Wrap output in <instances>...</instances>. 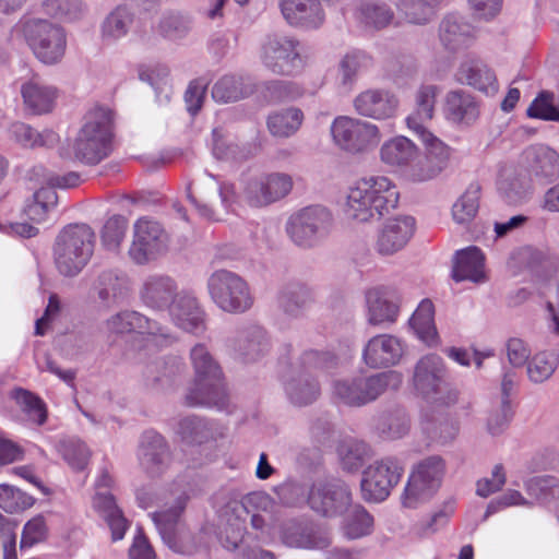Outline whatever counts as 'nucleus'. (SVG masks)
<instances>
[{
    "label": "nucleus",
    "instance_id": "f257e3e1",
    "mask_svg": "<svg viewBox=\"0 0 559 559\" xmlns=\"http://www.w3.org/2000/svg\"><path fill=\"white\" fill-rule=\"evenodd\" d=\"M190 361L194 370V382L186 394L189 406L226 408L228 397L223 382V371L207 346L194 344L190 349Z\"/></svg>",
    "mask_w": 559,
    "mask_h": 559
},
{
    "label": "nucleus",
    "instance_id": "f03ea898",
    "mask_svg": "<svg viewBox=\"0 0 559 559\" xmlns=\"http://www.w3.org/2000/svg\"><path fill=\"white\" fill-rule=\"evenodd\" d=\"M400 193L386 177L362 179L347 194L346 215L357 222L380 219L395 209Z\"/></svg>",
    "mask_w": 559,
    "mask_h": 559
},
{
    "label": "nucleus",
    "instance_id": "7ed1b4c3",
    "mask_svg": "<svg viewBox=\"0 0 559 559\" xmlns=\"http://www.w3.org/2000/svg\"><path fill=\"white\" fill-rule=\"evenodd\" d=\"M95 233L87 224H69L56 237L53 261L58 272L74 277L82 272L94 252Z\"/></svg>",
    "mask_w": 559,
    "mask_h": 559
},
{
    "label": "nucleus",
    "instance_id": "20e7f679",
    "mask_svg": "<svg viewBox=\"0 0 559 559\" xmlns=\"http://www.w3.org/2000/svg\"><path fill=\"white\" fill-rule=\"evenodd\" d=\"M112 116L107 108L96 107L84 117L73 152L75 159L85 165H97L111 152Z\"/></svg>",
    "mask_w": 559,
    "mask_h": 559
},
{
    "label": "nucleus",
    "instance_id": "39448f33",
    "mask_svg": "<svg viewBox=\"0 0 559 559\" xmlns=\"http://www.w3.org/2000/svg\"><path fill=\"white\" fill-rule=\"evenodd\" d=\"M13 32L23 37L35 58L44 64H57L66 55L67 34L59 24L43 19H26L21 20Z\"/></svg>",
    "mask_w": 559,
    "mask_h": 559
},
{
    "label": "nucleus",
    "instance_id": "423d86ee",
    "mask_svg": "<svg viewBox=\"0 0 559 559\" xmlns=\"http://www.w3.org/2000/svg\"><path fill=\"white\" fill-rule=\"evenodd\" d=\"M413 386L426 402L448 407L457 402L459 393L448 382V371L443 359L436 354L423 356L415 365Z\"/></svg>",
    "mask_w": 559,
    "mask_h": 559
},
{
    "label": "nucleus",
    "instance_id": "0eeeda50",
    "mask_svg": "<svg viewBox=\"0 0 559 559\" xmlns=\"http://www.w3.org/2000/svg\"><path fill=\"white\" fill-rule=\"evenodd\" d=\"M447 471L445 461L440 455L420 460L409 474L402 495V503L409 509L429 501L441 487Z\"/></svg>",
    "mask_w": 559,
    "mask_h": 559
},
{
    "label": "nucleus",
    "instance_id": "6e6552de",
    "mask_svg": "<svg viewBox=\"0 0 559 559\" xmlns=\"http://www.w3.org/2000/svg\"><path fill=\"white\" fill-rule=\"evenodd\" d=\"M207 290L215 305L228 313H243L253 305L248 283L228 270L213 272L207 280Z\"/></svg>",
    "mask_w": 559,
    "mask_h": 559
},
{
    "label": "nucleus",
    "instance_id": "1a4fd4ad",
    "mask_svg": "<svg viewBox=\"0 0 559 559\" xmlns=\"http://www.w3.org/2000/svg\"><path fill=\"white\" fill-rule=\"evenodd\" d=\"M333 222V215L326 207L311 205L301 209L288 218L286 231L297 246L311 248L330 235Z\"/></svg>",
    "mask_w": 559,
    "mask_h": 559
},
{
    "label": "nucleus",
    "instance_id": "9d476101",
    "mask_svg": "<svg viewBox=\"0 0 559 559\" xmlns=\"http://www.w3.org/2000/svg\"><path fill=\"white\" fill-rule=\"evenodd\" d=\"M261 60L272 73L284 76L295 75L306 66L301 43L284 35L267 37L262 45Z\"/></svg>",
    "mask_w": 559,
    "mask_h": 559
},
{
    "label": "nucleus",
    "instance_id": "9b49d317",
    "mask_svg": "<svg viewBox=\"0 0 559 559\" xmlns=\"http://www.w3.org/2000/svg\"><path fill=\"white\" fill-rule=\"evenodd\" d=\"M404 472L401 461L394 456H386L369 465L362 474L360 481L361 495L368 502L385 500L392 488L396 486Z\"/></svg>",
    "mask_w": 559,
    "mask_h": 559
},
{
    "label": "nucleus",
    "instance_id": "f8f14e48",
    "mask_svg": "<svg viewBox=\"0 0 559 559\" xmlns=\"http://www.w3.org/2000/svg\"><path fill=\"white\" fill-rule=\"evenodd\" d=\"M187 501L188 496L180 495L170 508L151 514L164 544L180 555L189 554L192 549L191 534L180 522Z\"/></svg>",
    "mask_w": 559,
    "mask_h": 559
},
{
    "label": "nucleus",
    "instance_id": "ddd939ff",
    "mask_svg": "<svg viewBox=\"0 0 559 559\" xmlns=\"http://www.w3.org/2000/svg\"><path fill=\"white\" fill-rule=\"evenodd\" d=\"M331 133L335 143L350 153L373 148L381 141L380 131L376 124L346 116L337 117L333 121Z\"/></svg>",
    "mask_w": 559,
    "mask_h": 559
},
{
    "label": "nucleus",
    "instance_id": "4468645a",
    "mask_svg": "<svg viewBox=\"0 0 559 559\" xmlns=\"http://www.w3.org/2000/svg\"><path fill=\"white\" fill-rule=\"evenodd\" d=\"M173 459L170 445L164 436L153 429L145 430L141 435L138 462L146 477L162 478L170 468Z\"/></svg>",
    "mask_w": 559,
    "mask_h": 559
},
{
    "label": "nucleus",
    "instance_id": "2eb2a0df",
    "mask_svg": "<svg viewBox=\"0 0 559 559\" xmlns=\"http://www.w3.org/2000/svg\"><path fill=\"white\" fill-rule=\"evenodd\" d=\"M167 234L159 223L140 218L134 224L133 240L129 248V257L139 265L146 264L165 252L167 250Z\"/></svg>",
    "mask_w": 559,
    "mask_h": 559
},
{
    "label": "nucleus",
    "instance_id": "dca6fc26",
    "mask_svg": "<svg viewBox=\"0 0 559 559\" xmlns=\"http://www.w3.org/2000/svg\"><path fill=\"white\" fill-rule=\"evenodd\" d=\"M352 491L341 479L314 485L308 496L310 508L326 518L343 515L352 506Z\"/></svg>",
    "mask_w": 559,
    "mask_h": 559
},
{
    "label": "nucleus",
    "instance_id": "f3484780",
    "mask_svg": "<svg viewBox=\"0 0 559 559\" xmlns=\"http://www.w3.org/2000/svg\"><path fill=\"white\" fill-rule=\"evenodd\" d=\"M521 164L533 183L547 186L559 179V153L547 144L526 146L521 155Z\"/></svg>",
    "mask_w": 559,
    "mask_h": 559
},
{
    "label": "nucleus",
    "instance_id": "a211bd4d",
    "mask_svg": "<svg viewBox=\"0 0 559 559\" xmlns=\"http://www.w3.org/2000/svg\"><path fill=\"white\" fill-rule=\"evenodd\" d=\"M425 145V156L409 170L413 182H425L437 178L449 165L451 148L430 131L416 133Z\"/></svg>",
    "mask_w": 559,
    "mask_h": 559
},
{
    "label": "nucleus",
    "instance_id": "6ab92c4d",
    "mask_svg": "<svg viewBox=\"0 0 559 559\" xmlns=\"http://www.w3.org/2000/svg\"><path fill=\"white\" fill-rule=\"evenodd\" d=\"M293 186V178L286 173L264 174L248 181L243 197L249 205L262 207L284 199Z\"/></svg>",
    "mask_w": 559,
    "mask_h": 559
},
{
    "label": "nucleus",
    "instance_id": "aec40b11",
    "mask_svg": "<svg viewBox=\"0 0 559 559\" xmlns=\"http://www.w3.org/2000/svg\"><path fill=\"white\" fill-rule=\"evenodd\" d=\"M281 537L292 548L325 549L332 543L330 531L311 521L290 520L283 524Z\"/></svg>",
    "mask_w": 559,
    "mask_h": 559
},
{
    "label": "nucleus",
    "instance_id": "412c9836",
    "mask_svg": "<svg viewBox=\"0 0 559 559\" xmlns=\"http://www.w3.org/2000/svg\"><path fill=\"white\" fill-rule=\"evenodd\" d=\"M130 290V280L123 272L106 270L94 280L91 295L99 308L109 310L126 302Z\"/></svg>",
    "mask_w": 559,
    "mask_h": 559
},
{
    "label": "nucleus",
    "instance_id": "4be33fe9",
    "mask_svg": "<svg viewBox=\"0 0 559 559\" xmlns=\"http://www.w3.org/2000/svg\"><path fill=\"white\" fill-rule=\"evenodd\" d=\"M228 354L242 362H252L263 357L270 349L266 331L259 325H248L237 330L226 341Z\"/></svg>",
    "mask_w": 559,
    "mask_h": 559
},
{
    "label": "nucleus",
    "instance_id": "5701e85b",
    "mask_svg": "<svg viewBox=\"0 0 559 559\" xmlns=\"http://www.w3.org/2000/svg\"><path fill=\"white\" fill-rule=\"evenodd\" d=\"M106 328L110 333L115 334L130 332L147 334L156 340L160 338L163 345L170 344L173 341L166 326L133 310H124L111 316L106 321Z\"/></svg>",
    "mask_w": 559,
    "mask_h": 559
},
{
    "label": "nucleus",
    "instance_id": "b1692460",
    "mask_svg": "<svg viewBox=\"0 0 559 559\" xmlns=\"http://www.w3.org/2000/svg\"><path fill=\"white\" fill-rule=\"evenodd\" d=\"M439 40L449 51L455 52L469 47L476 39V27L462 14H445L439 24Z\"/></svg>",
    "mask_w": 559,
    "mask_h": 559
},
{
    "label": "nucleus",
    "instance_id": "393cba45",
    "mask_svg": "<svg viewBox=\"0 0 559 559\" xmlns=\"http://www.w3.org/2000/svg\"><path fill=\"white\" fill-rule=\"evenodd\" d=\"M278 7L284 20L293 27L317 29L325 20L320 0H280Z\"/></svg>",
    "mask_w": 559,
    "mask_h": 559
},
{
    "label": "nucleus",
    "instance_id": "a878e982",
    "mask_svg": "<svg viewBox=\"0 0 559 559\" xmlns=\"http://www.w3.org/2000/svg\"><path fill=\"white\" fill-rule=\"evenodd\" d=\"M168 313L173 322L183 331L201 334L205 331V313L197 297L187 290H180Z\"/></svg>",
    "mask_w": 559,
    "mask_h": 559
},
{
    "label": "nucleus",
    "instance_id": "bb28decb",
    "mask_svg": "<svg viewBox=\"0 0 559 559\" xmlns=\"http://www.w3.org/2000/svg\"><path fill=\"white\" fill-rule=\"evenodd\" d=\"M403 353V343L399 337L391 334H379L367 342L362 358L370 368H386L399 364Z\"/></svg>",
    "mask_w": 559,
    "mask_h": 559
},
{
    "label": "nucleus",
    "instance_id": "cd10ccee",
    "mask_svg": "<svg viewBox=\"0 0 559 559\" xmlns=\"http://www.w3.org/2000/svg\"><path fill=\"white\" fill-rule=\"evenodd\" d=\"M180 290L176 281L162 274L147 276L141 288L140 298L142 302L156 311H168Z\"/></svg>",
    "mask_w": 559,
    "mask_h": 559
},
{
    "label": "nucleus",
    "instance_id": "c85d7f7f",
    "mask_svg": "<svg viewBox=\"0 0 559 559\" xmlns=\"http://www.w3.org/2000/svg\"><path fill=\"white\" fill-rule=\"evenodd\" d=\"M415 230V218L399 216L389 219L379 233L377 251L382 255H391L403 249Z\"/></svg>",
    "mask_w": 559,
    "mask_h": 559
},
{
    "label": "nucleus",
    "instance_id": "c756f323",
    "mask_svg": "<svg viewBox=\"0 0 559 559\" xmlns=\"http://www.w3.org/2000/svg\"><path fill=\"white\" fill-rule=\"evenodd\" d=\"M397 106V98L386 90H367L354 99L358 115L378 120L393 117Z\"/></svg>",
    "mask_w": 559,
    "mask_h": 559
},
{
    "label": "nucleus",
    "instance_id": "7c9ffc66",
    "mask_svg": "<svg viewBox=\"0 0 559 559\" xmlns=\"http://www.w3.org/2000/svg\"><path fill=\"white\" fill-rule=\"evenodd\" d=\"M460 83L466 84L486 95L498 92V81L495 71L480 59H467L461 63L456 72Z\"/></svg>",
    "mask_w": 559,
    "mask_h": 559
},
{
    "label": "nucleus",
    "instance_id": "2f4dec72",
    "mask_svg": "<svg viewBox=\"0 0 559 559\" xmlns=\"http://www.w3.org/2000/svg\"><path fill=\"white\" fill-rule=\"evenodd\" d=\"M257 90L253 79L242 74H225L212 87V98L216 103H235L251 96Z\"/></svg>",
    "mask_w": 559,
    "mask_h": 559
},
{
    "label": "nucleus",
    "instance_id": "473e14b6",
    "mask_svg": "<svg viewBox=\"0 0 559 559\" xmlns=\"http://www.w3.org/2000/svg\"><path fill=\"white\" fill-rule=\"evenodd\" d=\"M444 115L454 123L469 126L478 119L479 107L469 93L451 91L445 96Z\"/></svg>",
    "mask_w": 559,
    "mask_h": 559
},
{
    "label": "nucleus",
    "instance_id": "72a5a7b5",
    "mask_svg": "<svg viewBox=\"0 0 559 559\" xmlns=\"http://www.w3.org/2000/svg\"><path fill=\"white\" fill-rule=\"evenodd\" d=\"M357 378L361 406L376 401L388 390H399L403 382V374L396 370H388Z\"/></svg>",
    "mask_w": 559,
    "mask_h": 559
},
{
    "label": "nucleus",
    "instance_id": "f704fd0d",
    "mask_svg": "<svg viewBox=\"0 0 559 559\" xmlns=\"http://www.w3.org/2000/svg\"><path fill=\"white\" fill-rule=\"evenodd\" d=\"M25 108L34 115L49 112L55 104L56 90L46 85L38 76H33L21 85Z\"/></svg>",
    "mask_w": 559,
    "mask_h": 559
},
{
    "label": "nucleus",
    "instance_id": "c9c22d12",
    "mask_svg": "<svg viewBox=\"0 0 559 559\" xmlns=\"http://www.w3.org/2000/svg\"><path fill=\"white\" fill-rule=\"evenodd\" d=\"M485 257L475 246L467 247L455 254L452 278L455 282L471 281L479 283L485 280Z\"/></svg>",
    "mask_w": 559,
    "mask_h": 559
},
{
    "label": "nucleus",
    "instance_id": "e433bc0d",
    "mask_svg": "<svg viewBox=\"0 0 559 559\" xmlns=\"http://www.w3.org/2000/svg\"><path fill=\"white\" fill-rule=\"evenodd\" d=\"M93 507L108 524L112 540L122 539L128 528V521L117 506L112 493L109 490L96 491L93 498Z\"/></svg>",
    "mask_w": 559,
    "mask_h": 559
},
{
    "label": "nucleus",
    "instance_id": "4c0bfd02",
    "mask_svg": "<svg viewBox=\"0 0 559 559\" xmlns=\"http://www.w3.org/2000/svg\"><path fill=\"white\" fill-rule=\"evenodd\" d=\"M284 388L289 401L297 406L313 403L321 392L319 381L314 376L299 370L285 382Z\"/></svg>",
    "mask_w": 559,
    "mask_h": 559
},
{
    "label": "nucleus",
    "instance_id": "58836bf2",
    "mask_svg": "<svg viewBox=\"0 0 559 559\" xmlns=\"http://www.w3.org/2000/svg\"><path fill=\"white\" fill-rule=\"evenodd\" d=\"M366 301L370 324L380 325L396 321L400 311L397 298H391L386 294L373 289L366 294Z\"/></svg>",
    "mask_w": 559,
    "mask_h": 559
},
{
    "label": "nucleus",
    "instance_id": "ea45409f",
    "mask_svg": "<svg viewBox=\"0 0 559 559\" xmlns=\"http://www.w3.org/2000/svg\"><path fill=\"white\" fill-rule=\"evenodd\" d=\"M438 93L439 88L436 85H421L417 91L415 111L406 118L407 127L415 133L428 131L424 122L433 117Z\"/></svg>",
    "mask_w": 559,
    "mask_h": 559
},
{
    "label": "nucleus",
    "instance_id": "a19ab883",
    "mask_svg": "<svg viewBox=\"0 0 559 559\" xmlns=\"http://www.w3.org/2000/svg\"><path fill=\"white\" fill-rule=\"evenodd\" d=\"M356 19L365 28L379 31L391 24L394 19V12L383 1L366 0L357 8Z\"/></svg>",
    "mask_w": 559,
    "mask_h": 559
},
{
    "label": "nucleus",
    "instance_id": "79ce46f5",
    "mask_svg": "<svg viewBox=\"0 0 559 559\" xmlns=\"http://www.w3.org/2000/svg\"><path fill=\"white\" fill-rule=\"evenodd\" d=\"M441 3L442 0H396L395 7L407 23L426 25L433 20Z\"/></svg>",
    "mask_w": 559,
    "mask_h": 559
},
{
    "label": "nucleus",
    "instance_id": "37998d69",
    "mask_svg": "<svg viewBox=\"0 0 559 559\" xmlns=\"http://www.w3.org/2000/svg\"><path fill=\"white\" fill-rule=\"evenodd\" d=\"M312 302V294L308 286L301 283H289L278 295L281 309L289 317H299Z\"/></svg>",
    "mask_w": 559,
    "mask_h": 559
},
{
    "label": "nucleus",
    "instance_id": "c03bdc74",
    "mask_svg": "<svg viewBox=\"0 0 559 559\" xmlns=\"http://www.w3.org/2000/svg\"><path fill=\"white\" fill-rule=\"evenodd\" d=\"M185 369L186 365L180 357L167 356L150 362L145 367L144 376L153 383L168 385L180 377Z\"/></svg>",
    "mask_w": 559,
    "mask_h": 559
},
{
    "label": "nucleus",
    "instance_id": "a18cd8bd",
    "mask_svg": "<svg viewBox=\"0 0 559 559\" xmlns=\"http://www.w3.org/2000/svg\"><path fill=\"white\" fill-rule=\"evenodd\" d=\"M374 429L383 439H400L409 430V418L403 408L395 407L377 417Z\"/></svg>",
    "mask_w": 559,
    "mask_h": 559
},
{
    "label": "nucleus",
    "instance_id": "49530a36",
    "mask_svg": "<svg viewBox=\"0 0 559 559\" xmlns=\"http://www.w3.org/2000/svg\"><path fill=\"white\" fill-rule=\"evenodd\" d=\"M9 138L24 147L52 146L58 142V134L52 130L38 132L31 126L15 121L8 129Z\"/></svg>",
    "mask_w": 559,
    "mask_h": 559
},
{
    "label": "nucleus",
    "instance_id": "de8ad7c7",
    "mask_svg": "<svg viewBox=\"0 0 559 559\" xmlns=\"http://www.w3.org/2000/svg\"><path fill=\"white\" fill-rule=\"evenodd\" d=\"M481 187L478 182H472L452 205V218L456 224L467 225L479 211Z\"/></svg>",
    "mask_w": 559,
    "mask_h": 559
},
{
    "label": "nucleus",
    "instance_id": "09e8293b",
    "mask_svg": "<svg viewBox=\"0 0 559 559\" xmlns=\"http://www.w3.org/2000/svg\"><path fill=\"white\" fill-rule=\"evenodd\" d=\"M435 307L431 300L424 299L409 319V325L426 344H435L438 333L435 326Z\"/></svg>",
    "mask_w": 559,
    "mask_h": 559
},
{
    "label": "nucleus",
    "instance_id": "8fccbe9b",
    "mask_svg": "<svg viewBox=\"0 0 559 559\" xmlns=\"http://www.w3.org/2000/svg\"><path fill=\"white\" fill-rule=\"evenodd\" d=\"M304 114L299 108L289 107L271 114L267 118V129L277 138H289L300 128Z\"/></svg>",
    "mask_w": 559,
    "mask_h": 559
},
{
    "label": "nucleus",
    "instance_id": "3c124183",
    "mask_svg": "<svg viewBox=\"0 0 559 559\" xmlns=\"http://www.w3.org/2000/svg\"><path fill=\"white\" fill-rule=\"evenodd\" d=\"M380 156L390 166H404L417 156V147L407 138L397 136L382 145Z\"/></svg>",
    "mask_w": 559,
    "mask_h": 559
},
{
    "label": "nucleus",
    "instance_id": "603ef678",
    "mask_svg": "<svg viewBox=\"0 0 559 559\" xmlns=\"http://www.w3.org/2000/svg\"><path fill=\"white\" fill-rule=\"evenodd\" d=\"M181 439L190 444H202L214 438L213 423L199 416L182 418L178 425Z\"/></svg>",
    "mask_w": 559,
    "mask_h": 559
},
{
    "label": "nucleus",
    "instance_id": "864d4df0",
    "mask_svg": "<svg viewBox=\"0 0 559 559\" xmlns=\"http://www.w3.org/2000/svg\"><path fill=\"white\" fill-rule=\"evenodd\" d=\"M559 365V355L550 350H542L534 354L527 366L526 372L533 383H544L551 378Z\"/></svg>",
    "mask_w": 559,
    "mask_h": 559
},
{
    "label": "nucleus",
    "instance_id": "5fc2aeb1",
    "mask_svg": "<svg viewBox=\"0 0 559 559\" xmlns=\"http://www.w3.org/2000/svg\"><path fill=\"white\" fill-rule=\"evenodd\" d=\"M373 530V518L362 507L354 506L343 522V533L348 539H358L371 534Z\"/></svg>",
    "mask_w": 559,
    "mask_h": 559
},
{
    "label": "nucleus",
    "instance_id": "6e6d98bb",
    "mask_svg": "<svg viewBox=\"0 0 559 559\" xmlns=\"http://www.w3.org/2000/svg\"><path fill=\"white\" fill-rule=\"evenodd\" d=\"M58 195L51 187H41L34 194L33 200L24 207L25 216L34 223H41L47 218L48 212L57 205Z\"/></svg>",
    "mask_w": 559,
    "mask_h": 559
},
{
    "label": "nucleus",
    "instance_id": "4d7b16f0",
    "mask_svg": "<svg viewBox=\"0 0 559 559\" xmlns=\"http://www.w3.org/2000/svg\"><path fill=\"white\" fill-rule=\"evenodd\" d=\"M338 366V357L331 350L326 349H308L305 350L298 360V370L304 373L313 371H328Z\"/></svg>",
    "mask_w": 559,
    "mask_h": 559
},
{
    "label": "nucleus",
    "instance_id": "13d9d810",
    "mask_svg": "<svg viewBox=\"0 0 559 559\" xmlns=\"http://www.w3.org/2000/svg\"><path fill=\"white\" fill-rule=\"evenodd\" d=\"M132 23L133 14L131 11L127 7H117L102 24L103 38L116 40L126 36Z\"/></svg>",
    "mask_w": 559,
    "mask_h": 559
},
{
    "label": "nucleus",
    "instance_id": "bf43d9fd",
    "mask_svg": "<svg viewBox=\"0 0 559 559\" xmlns=\"http://www.w3.org/2000/svg\"><path fill=\"white\" fill-rule=\"evenodd\" d=\"M530 118L559 122V98L554 92L540 91L528 106Z\"/></svg>",
    "mask_w": 559,
    "mask_h": 559
},
{
    "label": "nucleus",
    "instance_id": "052dcab7",
    "mask_svg": "<svg viewBox=\"0 0 559 559\" xmlns=\"http://www.w3.org/2000/svg\"><path fill=\"white\" fill-rule=\"evenodd\" d=\"M342 467L347 472L359 471L371 456L370 447L364 441L352 440L340 448Z\"/></svg>",
    "mask_w": 559,
    "mask_h": 559
},
{
    "label": "nucleus",
    "instance_id": "680f3d73",
    "mask_svg": "<svg viewBox=\"0 0 559 559\" xmlns=\"http://www.w3.org/2000/svg\"><path fill=\"white\" fill-rule=\"evenodd\" d=\"M12 397L27 415L29 420L37 425L45 424L47 419L46 405L37 395L28 390L17 388L12 391Z\"/></svg>",
    "mask_w": 559,
    "mask_h": 559
},
{
    "label": "nucleus",
    "instance_id": "e2e57ef3",
    "mask_svg": "<svg viewBox=\"0 0 559 559\" xmlns=\"http://www.w3.org/2000/svg\"><path fill=\"white\" fill-rule=\"evenodd\" d=\"M370 62V58L362 51L354 50L344 56L340 62L338 75L342 85L350 86L358 73Z\"/></svg>",
    "mask_w": 559,
    "mask_h": 559
},
{
    "label": "nucleus",
    "instance_id": "0e129e2a",
    "mask_svg": "<svg viewBox=\"0 0 559 559\" xmlns=\"http://www.w3.org/2000/svg\"><path fill=\"white\" fill-rule=\"evenodd\" d=\"M60 452L68 464L75 471H82L87 465L90 450L79 439H68L60 443Z\"/></svg>",
    "mask_w": 559,
    "mask_h": 559
},
{
    "label": "nucleus",
    "instance_id": "69168bd1",
    "mask_svg": "<svg viewBox=\"0 0 559 559\" xmlns=\"http://www.w3.org/2000/svg\"><path fill=\"white\" fill-rule=\"evenodd\" d=\"M128 228V219L122 215L109 217L102 230V242L108 250H116L122 242Z\"/></svg>",
    "mask_w": 559,
    "mask_h": 559
},
{
    "label": "nucleus",
    "instance_id": "338daca9",
    "mask_svg": "<svg viewBox=\"0 0 559 559\" xmlns=\"http://www.w3.org/2000/svg\"><path fill=\"white\" fill-rule=\"evenodd\" d=\"M191 29V21L179 13L165 15L159 23L160 34L170 40L185 38Z\"/></svg>",
    "mask_w": 559,
    "mask_h": 559
},
{
    "label": "nucleus",
    "instance_id": "774afa93",
    "mask_svg": "<svg viewBox=\"0 0 559 559\" xmlns=\"http://www.w3.org/2000/svg\"><path fill=\"white\" fill-rule=\"evenodd\" d=\"M265 98L280 103L297 99L302 95V88L295 82L273 80L265 84Z\"/></svg>",
    "mask_w": 559,
    "mask_h": 559
}]
</instances>
